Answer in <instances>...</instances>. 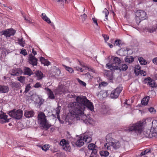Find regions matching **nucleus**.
<instances>
[{"label":"nucleus","mask_w":157,"mask_h":157,"mask_svg":"<svg viewBox=\"0 0 157 157\" xmlns=\"http://www.w3.org/2000/svg\"><path fill=\"white\" fill-rule=\"evenodd\" d=\"M76 100V102L70 103L69 106L72 109V113L77 120H81L86 123L88 121L87 117L84 114L83 111L86 107L93 110L94 106L92 103L85 96H78Z\"/></svg>","instance_id":"obj_1"},{"label":"nucleus","mask_w":157,"mask_h":157,"mask_svg":"<svg viewBox=\"0 0 157 157\" xmlns=\"http://www.w3.org/2000/svg\"><path fill=\"white\" fill-rule=\"evenodd\" d=\"M144 124V122L142 121H138L136 123L130 125L128 128V130L134 132L137 135L140 134L143 130Z\"/></svg>","instance_id":"obj_2"},{"label":"nucleus","mask_w":157,"mask_h":157,"mask_svg":"<svg viewBox=\"0 0 157 157\" xmlns=\"http://www.w3.org/2000/svg\"><path fill=\"white\" fill-rule=\"evenodd\" d=\"M45 117V115L43 112H40L38 115V121L40 124L44 128L47 129L51 127V125L47 122Z\"/></svg>","instance_id":"obj_3"},{"label":"nucleus","mask_w":157,"mask_h":157,"mask_svg":"<svg viewBox=\"0 0 157 157\" xmlns=\"http://www.w3.org/2000/svg\"><path fill=\"white\" fill-rule=\"evenodd\" d=\"M136 19V22L139 23L142 20L147 18V14L144 11L142 10H137L135 13Z\"/></svg>","instance_id":"obj_4"},{"label":"nucleus","mask_w":157,"mask_h":157,"mask_svg":"<svg viewBox=\"0 0 157 157\" xmlns=\"http://www.w3.org/2000/svg\"><path fill=\"white\" fill-rule=\"evenodd\" d=\"M121 146L120 142L117 140H113L109 143H106L104 145V146L108 150L110 149V146L112 147L115 149H117L120 147Z\"/></svg>","instance_id":"obj_5"},{"label":"nucleus","mask_w":157,"mask_h":157,"mask_svg":"<svg viewBox=\"0 0 157 157\" xmlns=\"http://www.w3.org/2000/svg\"><path fill=\"white\" fill-rule=\"evenodd\" d=\"M9 115L11 117L19 120L21 118L23 113L21 109H18L15 111L13 110L9 113Z\"/></svg>","instance_id":"obj_6"},{"label":"nucleus","mask_w":157,"mask_h":157,"mask_svg":"<svg viewBox=\"0 0 157 157\" xmlns=\"http://www.w3.org/2000/svg\"><path fill=\"white\" fill-rule=\"evenodd\" d=\"M69 105L70 104L68 105V107L70 110L71 111L70 113H68L66 116L65 121L66 123H67L68 124H70L73 123L75 119V117L72 113V108L70 107Z\"/></svg>","instance_id":"obj_7"},{"label":"nucleus","mask_w":157,"mask_h":157,"mask_svg":"<svg viewBox=\"0 0 157 157\" xmlns=\"http://www.w3.org/2000/svg\"><path fill=\"white\" fill-rule=\"evenodd\" d=\"M122 88L121 87H117L113 90L110 94V97L112 98L116 99L118 98L121 92Z\"/></svg>","instance_id":"obj_8"},{"label":"nucleus","mask_w":157,"mask_h":157,"mask_svg":"<svg viewBox=\"0 0 157 157\" xmlns=\"http://www.w3.org/2000/svg\"><path fill=\"white\" fill-rule=\"evenodd\" d=\"M59 144L62 146L63 149L67 151H70L71 149V147L69 146V143L65 140L63 139L61 140Z\"/></svg>","instance_id":"obj_9"},{"label":"nucleus","mask_w":157,"mask_h":157,"mask_svg":"<svg viewBox=\"0 0 157 157\" xmlns=\"http://www.w3.org/2000/svg\"><path fill=\"white\" fill-rule=\"evenodd\" d=\"M38 59L32 54H30L29 56L28 61L29 63L33 66H36L37 64Z\"/></svg>","instance_id":"obj_10"},{"label":"nucleus","mask_w":157,"mask_h":157,"mask_svg":"<svg viewBox=\"0 0 157 157\" xmlns=\"http://www.w3.org/2000/svg\"><path fill=\"white\" fill-rule=\"evenodd\" d=\"M44 90L47 92V93L48 95V98L50 99H54L55 97L54 96L53 93L52 91L48 88H45Z\"/></svg>","instance_id":"obj_11"},{"label":"nucleus","mask_w":157,"mask_h":157,"mask_svg":"<svg viewBox=\"0 0 157 157\" xmlns=\"http://www.w3.org/2000/svg\"><path fill=\"white\" fill-rule=\"evenodd\" d=\"M34 114V112L33 110H25L24 113L25 116L27 118H30L33 117Z\"/></svg>","instance_id":"obj_12"},{"label":"nucleus","mask_w":157,"mask_h":157,"mask_svg":"<svg viewBox=\"0 0 157 157\" xmlns=\"http://www.w3.org/2000/svg\"><path fill=\"white\" fill-rule=\"evenodd\" d=\"M0 119L4 120V121L2 122V123L8 122L9 120L7 118V115H5L4 113L2 111H0Z\"/></svg>","instance_id":"obj_13"},{"label":"nucleus","mask_w":157,"mask_h":157,"mask_svg":"<svg viewBox=\"0 0 157 157\" xmlns=\"http://www.w3.org/2000/svg\"><path fill=\"white\" fill-rule=\"evenodd\" d=\"M61 107L59 106H58V107L56 109L55 111L56 112V114L57 116V117L58 119L59 120L60 123L63 124L64 123V121L62 120H60V117L59 115L60 111V110Z\"/></svg>","instance_id":"obj_14"},{"label":"nucleus","mask_w":157,"mask_h":157,"mask_svg":"<svg viewBox=\"0 0 157 157\" xmlns=\"http://www.w3.org/2000/svg\"><path fill=\"white\" fill-rule=\"evenodd\" d=\"M9 90L8 86H6L0 85V93H6Z\"/></svg>","instance_id":"obj_15"},{"label":"nucleus","mask_w":157,"mask_h":157,"mask_svg":"<svg viewBox=\"0 0 157 157\" xmlns=\"http://www.w3.org/2000/svg\"><path fill=\"white\" fill-rule=\"evenodd\" d=\"M109 14V12L105 8L102 13L101 14V16L102 18H103L104 17H105V19L106 20H108V16Z\"/></svg>","instance_id":"obj_16"},{"label":"nucleus","mask_w":157,"mask_h":157,"mask_svg":"<svg viewBox=\"0 0 157 157\" xmlns=\"http://www.w3.org/2000/svg\"><path fill=\"white\" fill-rule=\"evenodd\" d=\"M84 140L82 137H80L79 140H78L76 142L75 144L78 147H81L84 144Z\"/></svg>","instance_id":"obj_17"},{"label":"nucleus","mask_w":157,"mask_h":157,"mask_svg":"<svg viewBox=\"0 0 157 157\" xmlns=\"http://www.w3.org/2000/svg\"><path fill=\"white\" fill-rule=\"evenodd\" d=\"M106 67H107L108 69L111 70H118L119 68V67L118 66H113L109 63L107 64L106 65Z\"/></svg>","instance_id":"obj_18"},{"label":"nucleus","mask_w":157,"mask_h":157,"mask_svg":"<svg viewBox=\"0 0 157 157\" xmlns=\"http://www.w3.org/2000/svg\"><path fill=\"white\" fill-rule=\"evenodd\" d=\"M12 87L14 89L17 90L19 89L20 87V84L19 82H12L11 84Z\"/></svg>","instance_id":"obj_19"},{"label":"nucleus","mask_w":157,"mask_h":157,"mask_svg":"<svg viewBox=\"0 0 157 157\" xmlns=\"http://www.w3.org/2000/svg\"><path fill=\"white\" fill-rule=\"evenodd\" d=\"M40 61L42 63L44 64V65L48 66L50 64V62L48 60L45 59L44 58L42 57H40Z\"/></svg>","instance_id":"obj_20"},{"label":"nucleus","mask_w":157,"mask_h":157,"mask_svg":"<svg viewBox=\"0 0 157 157\" xmlns=\"http://www.w3.org/2000/svg\"><path fill=\"white\" fill-rule=\"evenodd\" d=\"M113 64L116 66L119 65L121 63V61L119 58L118 57H115L113 59Z\"/></svg>","instance_id":"obj_21"},{"label":"nucleus","mask_w":157,"mask_h":157,"mask_svg":"<svg viewBox=\"0 0 157 157\" xmlns=\"http://www.w3.org/2000/svg\"><path fill=\"white\" fill-rule=\"evenodd\" d=\"M140 67L139 65H136L135 66L134 68V72L136 75L140 74Z\"/></svg>","instance_id":"obj_22"},{"label":"nucleus","mask_w":157,"mask_h":157,"mask_svg":"<svg viewBox=\"0 0 157 157\" xmlns=\"http://www.w3.org/2000/svg\"><path fill=\"white\" fill-rule=\"evenodd\" d=\"M149 100V96H147L144 97V98H143L141 101V103L142 105H147L148 104Z\"/></svg>","instance_id":"obj_23"},{"label":"nucleus","mask_w":157,"mask_h":157,"mask_svg":"<svg viewBox=\"0 0 157 157\" xmlns=\"http://www.w3.org/2000/svg\"><path fill=\"white\" fill-rule=\"evenodd\" d=\"M24 72L25 74L29 76L33 75V72L30 68L27 67H25Z\"/></svg>","instance_id":"obj_24"},{"label":"nucleus","mask_w":157,"mask_h":157,"mask_svg":"<svg viewBox=\"0 0 157 157\" xmlns=\"http://www.w3.org/2000/svg\"><path fill=\"white\" fill-rule=\"evenodd\" d=\"M151 132L150 129H145L143 132L144 135L146 137L150 138Z\"/></svg>","instance_id":"obj_25"},{"label":"nucleus","mask_w":157,"mask_h":157,"mask_svg":"<svg viewBox=\"0 0 157 157\" xmlns=\"http://www.w3.org/2000/svg\"><path fill=\"white\" fill-rule=\"evenodd\" d=\"M1 34L4 35L6 37H10L9 33V30L8 29L5 30L1 32Z\"/></svg>","instance_id":"obj_26"},{"label":"nucleus","mask_w":157,"mask_h":157,"mask_svg":"<svg viewBox=\"0 0 157 157\" xmlns=\"http://www.w3.org/2000/svg\"><path fill=\"white\" fill-rule=\"evenodd\" d=\"M156 29H157V25H154L153 27L147 28V30L149 32L151 33L155 31Z\"/></svg>","instance_id":"obj_27"},{"label":"nucleus","mask_w":157,"mask_h":157,"mask_svg":"<svg viewBox=\"0 0 157 157\" xmlns=\"http://www.w3.org/2000/svg\"><path fill=\"white\" fill-rule=\"evenodd\" d=\"M35 73L38 79H41L42 78L43 74L40 71H36Z\"/></svg>","instance_id":"obj_28"},{"label":"nucleus","mask_w":157,"mask_h":157,"mask_svg":"<svg viewBox=\"0 0 157 157\" xmlns=\"http://www.w3.org/2000/svg\"><path fill=\"white\" fill-rule=\"evenodd\" d=\"M83 138L85 142L87 143H89L92 140L90 137L87 136H84Z\"/></svg>","instance_id":"obj_29"},{"label":"nucleus","mask_w":157,"mask_h":157,"mask_svg":"<svg viewBox=\"0 0 157 157\" xmlns=\"http://www.w3.org/2000/svg\"><path fill=\"white\" fill-rule=\"evenodd\" d=\"M98 95H101L103 98H105L107 96V91L105 90L101 91L99 93Z\"/></svg>","instance_id":"obj_30"},{"label":"nucleus","mask_w":157,"mask_h":157,"mask_svg":"<svg viewBox=\"0 0 157 157\" xmlns=\"http://www.w3.org/2000/svg\"><path fill=\"white\" fill-rule=\"evenodd\" d=\"M109 152L107 151H100V154L102 156H107L109 155Z\"/></svg>","instance_id":"obj_31"},{"label":"nucleus","mask_w":157,"mask_h":157,"mask_svg":"<svg viewBox=\"0 0 157 157\" xmlns=\"http://www.w3.org/2000/svg\"><path fill=\"white\" fill-rule=\"evenodd\" d=\"M138 60L141 64L145 65L147 64L146 61L142 57L139 58Z\"/></svg>","instance_id":"obj_32"},{"label":"nucleus","mask_w":157,"mask_h":157,"mask_svg":"<svg viewBox=\"0 0 157 157\" xmlns=\"http://www.w3.org/2000/svg\"><path fill=\"white\" fill-rule=\"evenodd\" d=\"M105 75L108 79L110 80H113V76L112 74L110 71H109Z\"/></svg>","instance_id":"obj_33"},{"label":"nucleus","mask_w":157,"mask_h":157,"mask_svg":"<svg viewBox=\"0 0 157 157\" xmlns=\"http://www.w3.org/2000/svg\"><path fill=\"white\" fill-rule=\"evenodd\" d=\"M128 52V50L126 49V50L123 49H121L120 50V53H121L120 55L121 56H125L127 52Z\"/></svg>","instance_id":"obj_34"},{"label":"nucleus","mask_w":157,"mask_h":157,"mask_svg":"<svg viewBox=\"0 0 157 157\" xmlns=\"http://www.w3.org/2000/svg\"><path fill=\"white\" fill-rule=\"evenodd\" d=\"M92 77L89 73H87L85 75V78L87 80H89L92 78Z\"/></svg>","instance_id":"obj_35"},{"label":"nucleus","mask_w":157,"mask_h":157,"mask_svg":"<svg viewBox=\"0 0 157 157\" xmlns=\"http://www.w3.org/2000/svg\"><path fill=\"white\" fill-rule=\"evenodd\" d=\"M63 65L64 67L65 68L66 70L68 71L69 72L72 73L73 72L74 70L71 68L67 66L64 65Z\"/></svg>","instance_id":"obj_36"},{"label":"nucleus","mask_w":157,"mask_h":157,"mask_svg":"<svg viewBox=\"0 0 157 157\" xmlns=\"http://www.w3.org/2000/svg\"><path fill=\"white\" fill-rule=\"evenodd\" d=\"M82 67H85L87 68L89 71H91L92 72H94V70L93 69L92 67H91L90 66H87L86 64H83V65H82Z\"/></svg>","instance_id":"obj_37"},{"label":"nucleus","mask_w":157,"mask_h":157,"mask_svg":"<svg viewBox=\"0 0 157 157\" xmlns=\"http://www.w3.org/2000/svg\"><path fill=\"white\" fill-rule=\"evenodd\" d=\"M95 145L93 143L90 144L88 146V148L89 150H92L95 148Z\"/></svg>","instance_id":"obj_38"},{"label":"nucleus","mask_w":157,"mask_h":157,"mask_svg":"<svg viewBox=\"0 0 157 157\" xmlns=\"http://www.w3.org/2000/svg\"><path fill=\"white\" fill-rule=\"evenodd\" d=\"M17 71L15 72H13V73L11 74L13 76H17L19 75V73H21L22 71L20 68H18L17 70Z\"/></svg>","instance_id":"obj_39"},{"label":"nucleus","mask_w":157,"mask_h":157,"mask_svg":"<svg viewBox=\"0 0 157 157\" xmlns=\"http://www.w3.org/2000/svg\"><path fill=\"white\" fill-rule=\"evenodd\" d=\"M9 30V33L10 36L11 35H14L16 31L13 29H8Z\"/></svg>","instance_id":"obj_40"},{"label":"nucleus","mask_w":157,"mask_h":157,"mask_svg":"<svg viewBox=\"0 0 157 157\" xmlns=\"http://www.w3.org/2000/svg\"><path fill=\"white\" fill-rule=\"evenodd\" d=\"M121 44V41L119 39L116 40L115 41L114 45L118 46H120Z\"/></svg>","instance_id":"obj_41"},{"label":"nucleus","mask_w":157,"mask_h":157,"mask_svg":"<svg viewBox=\"0 0 157 157\" xmlns=\"http://www.w3.org/2000/svg\"><path fill=\"white\" fill-rule=\"evenodd\" d=\"M17 78L18 81L22 83L25 80V77L24 76H20L19 77H17Z\"/></svg>","instance_id":"obj_42"},{"label":"nucleus","mask_w":157,"mask_h":157,"mask_svg":"<svg viewBox=\"0 0 157 157\" xmlns=\"http://www.w3.org/2000/svg\"><path fill=\"white\" fill-rule=\"evenodd\" d=\"M148 85L151 87H154L155 86L156 84L154 80H151Z\"/></svg>","instance_id":"obj_43"},{"label":"nucleus","mask_w":157,"mask_h":157,"mask_svg":"<svg viewBox=\"0 0 157 157\" xmlns=\"http://www.w3.org/2000/svg\"><path fill=\"white\" fill-rule=\"evenodd\" d=\"M49 145L47 144L44 145L42 146L41 148L43 150L46 151L49 149Z\"/></svg>","instance_id":"obj_44"},{"label":"nucleus","mask_w":157,"mask_h":157,"mask_svg":"<svg viewBox=\"0 0 157 157\" xmlns=\"http://www.w3.org/2000/svg\"><path fill=\"white\" fill-rule=\"evenodd\" d=\"M22 38L21 39H18V41L19 42V44L22 47H24V43H25V41H23L22 40Z\"/></svg>","instance_id":"obj_45"},{"label":"nucleus","mask_w":157,"mask_h":157,"mask_svg":"<svg viewBox=\"0 0 157 157\" xmlns=\"http://www.w3.org/2000/svg\"><path fill=\"white\" fill-rule=\"evenodd\" d=\"M30 85V84H29L27 85L25 87V92L26 93L29 91L31 87Z\"/></svg>","instance_id":"obj_46"},{"label":"nucleus","mask_w":157,"mask_h":157,"mask_svg":"<svg viewBox=\"0 0 157 157\" xmlns=\"http://www.w3.org/2000/svg\"><path fill=\"white\" fill-rule=\"evenodd\" d=\"M81 17L82 20V21L83 22L86 20L87 17V16L86 14L84 13L83 15H81Z\"/></svg>","instance_id":"obj_47"},{"label":"nucleus","mask_w":157,"mask_h":157,"mask_svg":"<svg viewBox=\"0 0 157 157\" xmlns=\"http://www.w3.org/2000/svg\"><path fill=\"white\" fill-rule=\"evenodd\" d=\"M157 137V133L155 132H151L150 138Z\"/></svg>","instance_id":"obj_48"},{"label":"nucleus","mask_w":157,"mask_h":157,"mask_svg":"<svg viewBox=\"0 0 157 157\" xmlns=\"http://www.w3.org/2000/svg\"><path fill=\"white\" fill-rule=\"evenodd\" d=\"M150 149H147L146 150L144 151H143L142 152L140 153V155L141 156L143 155H145L147 153H148V152H149L150 151Z\"/></svg>","instance_id":"obj_49"},{"label":"nucleus","mask_w":157,"mask_h":157,"mask_svg":"<svg viewBox=\"0 0 157 157\" xmlns=\"http://www.w3.org/2000/svg\"><path fill=\"white\" fill-rule=\"evenodd\" d=\"M149 112L151 113L155 114L156 113V110L153 108L151 107L148 109Z\"/></svg>","instance_id":"obj_50"},{"label":"nucleus","mask_w":157,"mask_h":157,"mask_svg":"<svg viewBox=\"0 0 157 157\" xmlns=\"http://www.w3.org/2000/svg\"><path fill=\"white\" fill-rule=\"evenodd\" d=\"M134 59V58L132 56H130L128 57V63H131L132 62H133Z\"/></svg>","instance_id":"obj_51"},{"label":"nucleus","mask_w":157,"mask_h":157,"mask_svg":"<svg viewBox=\"0 0 157 157\" xmlns=\"http://www.w3.org/2000/svg\"><path fill=\"white\" fill-rule=\"evenodd\" d=\"M128 68V66L125 64H122L121 66V69L120 70H122L123 71H126Z\"/></svg>","instance_id":"obj_52"},{"label":"nucleus","mask_w":157,"mask_h":157,"mask_svg":"<svg viewBox=\"0 0 157 157\" xmlns=\"http://www.w3.org/2000/svg\"><path fill=\"white\" fill-rule=\"evenodd\" d=\"M78 81L79 82V83L81 84V85H82L83 86H86V84L84 82L81 81L80 79H79V78H78Z\"/></svg>","instance_id":"obj_53"},{"label":"nucleus","mask_w":157,"mask_h":157,"mask_svg":"<svg viewBox=\"0 0 157 157\" xmlns=\"http://www.w3.org/2000/svg\"><path fill=\"white\" fill-rule=\"evenodd\" d=\"M20 53L22 54L24 56H26L27 55V53L25 49H22L21 50Z\"/></svg>","instance_id":"obj_54"},{"label":"nucleus","mask_w":157,"mask_h":157,"mask_svg":"<svg viewBox=\"0 0 157 157\" xmlns=\"http://www.w3.org/2000/svg\"><path fill=\"white\" fill-rule=\"evenodd\" d=\"M41 84L40 82H37L34 86V87L36 88H38L41 87Z\"/></svg>","instance_id":"obj_55"},{"label":"nucleus","mask_w":157,"mask_h":157,"mask_svg":"<svg viewBox=\"0 0 157 157\" xmlns=\"http://www.w3.org/2000/svg\"><path fill=\"white\" fill-rule=\"evenodd\" d=\"M152 79L150 77H148L145 79V82L146 83H148V84L150 83V82L151 81Z\"/></svg>","instance_id":"obj_56"},{"label":"nucleus","mask_w":157,"mask_h":157,"mask_svg":"<svg viewBox=\"0 0 157 157\" xmlns=\"http://www.w3.org/2000/svg\"><path fill=\"white\" fill-rule=\"evenodd\" d=\"M92 150V151L91 154H92V155H96L97 153V151L94 148Z\"/></svg>","instance_id":"obj_57"},{"label":"nucleus","mask_w":157,"mask_h":157,"mask_svg":"<svg viewBox=\"0 0 157 157\" xmlns=\"http://www.w3.org/2000/svg\"><path fill=\"white\" fill-rule=\"evenodd\" d=\"M140 74L141 75H143L144 76H145L146 75V73L145 71H143V70H140Z\"/></svg>","instance_id":"obj_58"},{"label":"nucleus","mask_w":157,"mask_h":157,"mask_svg":"<svg viewBox=\"0 0 157 157\" xmlns=\"http://www.w3.org/2000/svg\"><path fill=\"white\" fill-rule=\"evenodd\" d=\"M56 74L55 75H59L60 73V71L59 69H57L56 70Z\"/></svg>","instance_id":"obj_59"},{"label":"nucleus","mask_w":157,"mask_h":157,"mask_svg":"<svg viewBox=\"0 0 157 157\" xmlns=\"http://www.w3.org/2000/svg\"><path fill=\"white\" fill-rule=\"evenodd\" d=\"M152 62L154 63L157 65V57L153 59L152 60Z\"/></svg>","instance_id":"obj_60"},{"label":"nucleus","mask_w":157,"mask_h":157,"mask_svg":"<svg viewBox=\"0 0 157 157\" xmlns=\"http://www.w3.org/2000/svg\"><path fill=\"white\" fill-rule=\"evenodd\" d=\"M44 21L47 22L48 24H50L51 23V21L48 17L46 19H44Z\"/></svg>","instance_id":"obj_61"},{"label":"nucleus","mask_w":157,"mask_h":157,"mask_svg":"<svg viewBox=\"0 0 157 157\" xmlns=\"http://www.w3.org/2000/svg\"><path fill=\"white\" fill-rule=\"evenodd\" d=\"M92 20H93V21H94V23L96 25H97L98 26V23H97V20L95 18V17L93 18H92Z\"/></svg>","instance_id":"obj_62"},{"label":"nucleus","mask_w":157,"mask_h":157,"mask_svg":"<svg viewBox=\"0 0 157 157\" xmlns=\"http://www.w3.org/2000/svg\"><path fill=\"white\" fill-rule=\"evenodd\" d=\"M103 36L105 41H107L109 38V37L107 36L106 35L105 36L104 35V36Z\"/></svg>","instance_id":"obj_63"},{"label":"nucleus","mask_w":157,"mask_h":157,"mask_svg":"<svg viewBox=\"0 0 157 157\" xmlns=\"http://www.w3.org/2000/svg\"><path fill=\"white\" fill-rule=\"evenodd\" d=\"M32 53L34 55H36L37 54V53H36V51H35L34 50V49L33 48L32 49Z\"/></svg>","instance_id":"obj_64"}]
</instances>
